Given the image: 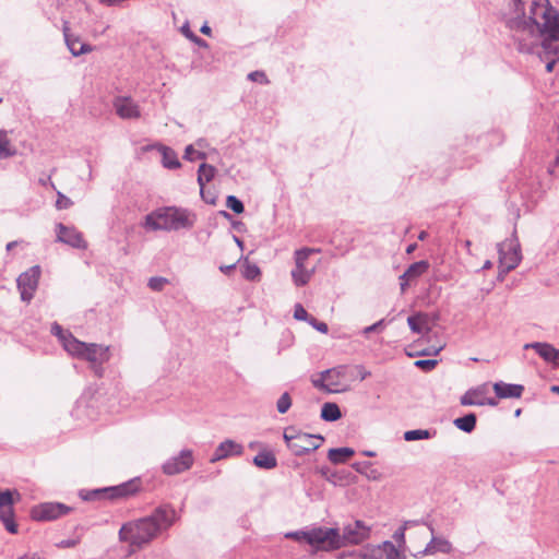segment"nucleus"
I'll return each instance as SVG.
<instances>
[{
    "label": "nucleus",
    "instance_id": "51",
    "mask_svg": "<svg viewBox=\"0 0 559 559\" xmlns=\"http://www.w3.org/2000/svg\"><path fill=\"white\" fill-rule=\"evenodd\" d=\"M356 369L358 371V376H359L360 380H365L366 378H368L370 376V372L368 370H366L362 366H357Z\"/></svg>",
    "mask_w": 559,
    "mask_h": 559
},
{
    "label": "nucleus",
    "instance_id": "15",
    "mask_svg": "<svg viewBox=\"0 0 559 559\" xmlns=\"http://www.w3.org/2000/svg\"><path fill=\"white\" fill-rule=\"evenodd\" d=\"M138 489V483L135 480H130L118 486L96 489L92 492V495L95 498L114 500L127 498L136 492Z\"/></svg>",
    "mask_w": 559,
    "mask_h": 559
},
{
    "label": "nucleus",
    "instance_id": "60",
    "mask_svg": "<svg viewBox=\"0 0 559 559\" xmlns=\"http://www.w3.org/2000/svg\"><path fill=\"white\" fill-rule=\"evenodd\" d=\"M492 267V262L490 260L485 261L484 265L481 266V270H489Z\"/></svg>",
    "mask_w": 559,
    "mask_h": 559
},
{
    "label": "nucleus",
    "instance_id": "42",
    "mask_svg": "<svg viewBox=\"0 0 559 559\" xmlns=\"http://www.w3.org/2000/svg\"><path fill=\"white\" fill-rule=\"evenodd\" d=\"M205 157V153L195 151L192 144L188 145L185 150L183 158L187 160L192 162L195 158L204 159Z\"/></svg>",
    "mask_w": 559,
    "mask_h": 559
},
{
    "label": "nucleus",
    "instance_id": "21",
    "mask_svg": "<svg viewBox=\"0 0 559 559\" xmlns=\"http://www.w3.org/2000/svg\"><path fill=\"white\" fill-rule=\"evenodd\" d=\"M429 269V263L425 260L411 264L407 270L400 276L401 292L405 293L408 285L419 278Z\"/></svg>",
    "mask_w": 559,
    "mask_h": 559
},
{
    "label": "nucleus",
    "instance_id": "11",
    "mask_svg": "<svg viewBox=\"0 0 559 559\" xmlns=\"http://www.w3.org/2000/svg\"><path fill=\"white\" fill-rule=\"evenodd\" d=\"M489 384L483 383L467 390L460 399L463 406H497L498 401L495 397H488Z\"/></svg>",
    "mask_w": 559,
    "mask_h": 559
},
{
    "label": "nucleus",
    "instance_id": "43",
    "mask_svg": "<svg viewBox=\"0 0 559 559\" xmlns=\"http://www.w3.org/2000/svg\"><path fill=\"white\" fill-rule=\"evenodd\" d=\"M51 333L53 335H56L61 341L63 347H64V342L68 338L74 337L72 334L64 332L63 329L57 323L52 324Z\"/></svg>",
    "mask_w": 559,
    "mask_h": 559
},
{
    "label": "nucleus",
    "instance_id": "29",
    "mask_svg": "<svg viewBox=\"0 0 559 559\" xmlns=\"http://www.w3.org/2000/svg\"><path fill=\"white\" fill-rule=\"evenodd\" d=\"M64 38L69 50L75 57L93 50L90 45L83 43L79 37H72L67 32H64Z\"/></svg>",
    "mask_w": 559,
    "mask_h": 559
},
{
    "label": "nucleus",
    "instance_id": "39",
    "mask_svg": "<svg viewBox=\"0 0 559 559\" xmlns=\"http://www.w3.org/2000/svg\"><path fill=\"white\" fill-rule=\"evenodd\" d=\"M226 206L236 214H241L245 211L242 202L235 195H228L226 199Z\"/></svg>",
    "mask_w": 559,
    "mask_h": 559
},
{
    "label": "nucleus",
    "instance_id": "31",
    "mask_svg": "<svg viewBox=\"0 0 559 559\" xmlns=\"http://www.w3.org/2000/svg\"><path fill=\"white\" fill-rule=\"evenodd\" d=\"M17 150L9 139L7 130H0V158H9L16 155Z\"/></svg>",
    "mask_w": 559,
    "mask_h": 559
},
{
    "label": "nucleus",
    "instance_id": "28",
    "mask_svg": "<svg viewBox=\"0 0 559 559\" xmlns=\"http://www.w3.org/2000/svg\"><path fill=\"white\" fill-rule=\"evenodd\" d=\"M215 174H216V169L212 165L203 163L199 166L198 183L200 186L201 195L206 202H209V200L205 199V197H204V187H205L206 182H210L215 177Z\"/></svg>",
    "mask_w": 559,
    "mask_h": 559
},
{
    "label": "nucleus",
    "instance_id": "58",
    "mask_svg": "<svg viewBox=\"0 0 559 559\" xmlns=\"http://www.w3.org/2000/svg\"><path fill=\"white\" fill-rule=\"evenodd\" d=\"M200 32H201L202 34H204V35H207V36H209V35H211V27H210L209 25L204 24V25L201 27Z\"/></svg>",
    "mask_w": 559,
    "mask_h": 559
},
{
    "label": "nucleus",
    "instance_id": "7",
    "mask_svg": "<svg viewBox=\"0 0 559 559\" xmlns=\"http://www.w3.org/2000/svg\"><path fill=\"white\" fill-rule=\"evenodd\" d=\"M497 248L499 253V269H501V273L508 274L521 263V246L515 234H513L511 238L498 243Z\"/></svg>",
    "mask_w": 559,
    "mask_h": 559
},
{
    "label": "nucleus",
    "instance_id": "26",
    "mask_svg": "<svg viewBox=\"0 0 559 559\" xmlns=\"http://www.w3.org/2000/svg\"><path fill=\"white\" fill-rule=\"evenodd\" d=\"M534 349L546 362L555 364L557 348L549 343L534 342L524 345V349Z\"/></svg>",
    "mask_w": 559,
    "mask_h": 559
},
{
    "label": "nucleus",
    "instance_id": "5",
    "mask_svg": "<svg viewBox=\"0 0 559 559\" xmlns=\"http://www.w3.org/2000/svg\"><path fill=\"white\" fill-rule=\"evenodd\" d=\"M530 13H532L531 10ZM509 27L513 32V39L518 43V49L522 52H534L542 39L543 31L540 23L533 19V14L530 15V21H510Z\"/></svg>",
    "mask_w": 559,
    "mask_h": 559
},
{
    "label": "nucleus",
    "instance_id": "19",
    "mask_svg": "<svg viewBox=\"0 0 559 559\" xmlns=\"http://www.w3.org/2000/svg\"><path fill=\"white\" fill-rule=\"evenodd\" d=\"M57 240L76 249H86L83 235L75 228L59 223L56 225Z\"/></svg>",
    "mask_w": 559,
    "mask_h": 559
},
{
    "label": "nucleus",
    "instance_id": "4",
    "mask_svg": "<svg viewBox=\"0 0 559 559\" xmlns=\"http://www.w3.org/2000/svg\"><path fill=\"white\" fill-rule=\"evenodd\" d=\"M64 349L71 356L88 361L98 377L103 374V365L110 359L109 346L96 343H84L75 337L68 338L64 342Z\"/></svg>",
    "mask_w": 559,
    "mask_h": 559
},
{
    "label": "nucleus",
    "instance_id": "50",
    "mask_svg": "<svg viewBox=\"0 0 559 559\" xmlns=\"http://www.w3.org/2000/svg\"><path fill=\"white\" fill-rule=\"evenodd\" d=\"M383 326H384V319H381V320L377 321L376 323H373V324H371L369 326H366L364 329L362 333L365 335H368L371 332L380 331Z\"/></svg>",
    "mask_w": 559,
    "mask_h": 559
},
{
    "label": "nucleus",
    "instance_id": "17",
    "mask_svg": "<svg viewBox=\"0 0 559 559\" xmlns=\"http://www.w3.org/2000/svg\"><path fill=\"white\" fill-rule=\"evenodd\" d=\"M117 116L124 120L141 118L140 105L130 96H117L112 100Z\"/></svg>",
    "mask_w": 559,
    "mask_h": 559
},
{
    "label": "nucleus",
    "instance_id": "22",
    "mask_svg": "<svg viewBox=\"0 0 559 559\" xmlns=\"http://www.w3.org/2000/svg\"><path fill=\"white\" fill-rule=\"evenodd\" d=\"M243 452V447L230 439H227L218 444L215 449L213 456L211 457V462L215 463L221 460H225L230 456H239Z\"/></svg>",
    "mask_w": 559,
    "mask_h": 559
},
{
    "label": "nucleus",
    "instance_id": "2",
    "mask_svg": "<svg viewBox=\"0 0 559 559\" xmlns=\"http://www.w3.org/2000/svg\"><path fill=\"white\" fill-rule=\"evenodd\" d=\"M533 19L542 25L540 58L559 59V12L549 0H534L531 5Z\"/></svg>",
    "mask_w": 559,
    "mask_h": 559
},
{
    "label": "nucleus",
    "instance_id": "16",
    "mask_svg": "<svg viewBox=\"0 0 559 559\" xmlns=\"http://www.w3.org/2000/svg\"><path fill=\"white\" fill-rule=\"evenodd\" d=\"M360 556L362 559H403L401 551L389 540L366 547Z\"/></svg>",
    "mask_w": 559,
    "mask_h": 559
},
{
    "label": "nucleus",
    "instance_id": "6",
    "mask_svg": "<svg viewBox=\"0 0 559 559\" xmlns=\"http://www.w3.org/2000/svg\"><path fill=\"white\" fill-rule=\"evenodd\" d=\"M284 440L294 455L301 456L320 448L323 438L319 435H310L297 431L289 427L284 430Z\"/></svg>",
    "mask_w": 559,
    "mask_h": 559
},
{
    "label": "nucleus",
    "instance_id": "53",
    "mask_svg": "<svg viewBox=\"0 0 559 559\" xmlns=\"http://www.w3.org/2000/svg\"><path fill=\"white\" fill-rule=\"evenodd\" d=\"M546 60V71L551 72L554 70L555 63L558 59L555 58H544Z\"/></svg>",
    "mask_w": 559,
    "mask_h": 559
},
{
    "label": "nucleus",
    "instance_id": "40",
    "mask_svg": "<svg viewBox=\"0 0 559 559\" xmlns=\"http://www.w3.org/2000/svg\"><path fill=\"white\" fill-rule=\"evenodd\" d=\"M310 530H300L295 532H289L285 534L286 538L294 539L297 542H306L309 543Z\"/></svg>",
    "mask_w": 559,
    "mask_h": 559
},
{
    "label": "nucleus",
    "instance_id": "49",
    "mask_svg": "<svg viewBox=\"0 0 559 559\" xmlns=\"http://www.w3.org/2000/svg\"><path fill=\"white\" fill-rule=\"evenodd\" d=\"M405 531H406V525H402L397 531H395V533L393 534V538L396 543H399V545H404L405 544Z\"/></svg>",
    "mask_w": 559,
    "mask_h": 559
},
{
    "label": "nucleus",
    "instance_id": "38",
    "mask_svg": "<svg viewBox=\"0 0 559 559\" xmlns=\"http://www.w3.org/2000/svg\"><path fill=\"white\" fill-rule=\"evenodd\" d=\"M292 406V397L289 393L284 392L276 402V408L280 414H285Z\"/></svg>",
    "mask_w": 559,
    "mask_h": 559
},
{
    "label": "nucleus",
    "instance_id": "44",
    "mask_svg": "<svg viewBox=\"0 0 559 559\" xmlns=\"http://www.w3.org/2000/svg\"><path fill=\"white\" fill-rule=\"evenodd\" d=\"M57 197L58 198H57V201H56V207L58 210L69 209V207H71L73 205V202L71 201V199L66 197L60 191L57 192Z\"/></svg>",
    "mask_w": 559,
    "mask_h": 559
},
{
    "label": "nucleus",
    "instance_id": "46",
    "mask_svg": "<svg viewBox=\"0 0 559 559\" xmlns=\"http://www.w3.org/2000/svg\"><path fill=\"white\" fill-rule=\"evenodd\" d=\"M308 323L317 331L326 334L329 332L328 324L325 322L318 321L314 317H310Z\"/></svg>",
    "mask_w": 559,
    "mask_h": 559
},
{
    "label": "nucleus",
    "instance_id": "61",
    "mask_svg": "<svg viewBox=\"0 0 559 559\" xmlns=\"http://www.w3.org/2000/svg\"><path fill=\"white\" fill-rule=\"evenodd\" d=\"M418 521H406L403 525H406V530L411 526L417 525Z\"/></svg>",
    "mask_w": 559,
    "mask_h": 559
},
{
    "label": "nucleus",
    "instance_id": "48",
    "mask_svg": "<svg viewBox=\"0 0 559 559\" xmlns=\"http://www.w3.org/2000/svg\"><path fill=\"white\" fill-rule=\"evenodd\" d=\"M436 365H437V360H435V359H423V360L415 361V366L425 371L432 370L436 367Z\"/></svg>",
    "mask_w": 559,
    "mask_h": 559
},
{
    "label": "nucleus",
    "instance_id": "64",
    "mask_svg": "<svg viewBox=\"0 0 559 559\" xmlns=\"http://www.w3.org/2000/svg\"><path fill=\"white\" fill-rule=\"evenodd\" d=\"M15 246H16V241H11V242H9V243L7 245V249H8V250H11V249H13V247H15Z\"/></svg>",
    "mask_w": 559,
    "mask_h": 559
},
{
    "label": "nucleus",
    "instance_id": "36",
    "mask_svg": "<svg viewBox=\"0 0 559 559\" xmlns=\"http://www.w3.org/2000/svg\"><path fill=\"white\" fill-rule=\"evenodd\" d=\"M241 273H242V276L249 281H257L260 278V275H261V271H260L259 266L257 264L250 263L248 261H246L245 264L242 265Z\"/></svg>",
    "mask_w": 559,
    "mask_h": 559
},
{
    "label": "nucleus",
    "instance_id": "52",
    "mask_svg": "<svg viewBox=\"0 0 559 559\" xmlns=\"http://www.w3.org/2000/svg\"><path fill=\"white\" fill-rule=\"evenodd\" d=\"M190 39L195 43L197 45H199L200 47H206L207 44L204 39L198 37L195 34H191L190 36Z\"/></svg>",
    "mask_w": 559,
    "mask_h": 559
},
{
    "label": "nucleus",
    "instance_id": "34",
    "mask_svg": "<svg viewBox=\"0 0 559 559\" xmlns=\"http://www.w3.org/2000/svg\"><path fill=\"white\" fill-rule=\"evenodd\" d=\"M353 468L357 473L365 475L368 479L378 480L380 478L379 472L371 467L370 462H356L353 464Z\"/></svg>",
    "mask_w": 559,
    "mask_h": 559
},
{
    "label": "nucleus",
    "instance_id": "13",
    "mask_svg": "<svg viewBox=\"0 0 559 559\" xmlns=\"http://www.w3.org/2000/svg\"><path fill=\"white\" fill-rule=\"evenodd\" d=\"M193 453L191 450H182L176 456L169 457L162 465V471L168 476L177 475L190 469L193 465Z\"/></svg>",
    "mask_w": 559,
    "mask_h": 559
},
{
    "label": "nucleus",
    "instance_id": "41",
    "mask_svg": "<svg viewBox=\"0 0 559 559\" xmlns=\"http://www.w3.org/2000/svg\"><path fill=\"white\" fill-rule=\"evenodd\" d=\"M168 284V280L162 276H154L148 280L147 286L154 292H160L165 285Z\"/></svg>",
    "mask_w": 559,
    "mask_h": 559
},
{
    "label": "nucleus",
    "instance_id": "57",
    "mask_svg": "<svg viewBox=\"0 0 559 559\" xmlns=\"http://www.w3.org/2000/svg\"><path fill=\"white\" fill-rule=\"evenodd\" d=\"M75 545L76 542L71 539L61 542L62 547H74Z\"/></svg>",
    "mask_w": 559,
    "mask_h": 559
},
{
    "label": "nucleus",
    "instance_id": "24",
    "mask_svg": "<svg viewBox=\"0 0 559 559\" xmlns=\"http://www.w3.org/2000/svg\"><path fill=\"white\" fill-rule=\"evenodd\" d=\"M151 148L157 150L162 154V164L165 168L178 169L181 167L178 155L171 147L163 144H154Z\"/></svg>",
    "mask_w": 559,
    "mask_h": 559
},
{
    "label": "nucleus",
    "instance_id": "25",
    "mask_svg": "<svg viewBox=\"0 0 559 559\" xmlns=\"http://www.w3.org/2000/svg\"><path fill=\"white\" fill-rule=\"evenodd\" d=\"M407 324L416 334H427L430 331V320L427 313L417 312L407 318Z\"/></svg>",
    "mask_w": 559,
    "mask_h": 559
},
{
    "label": "nucleus",
    "instance_id": "37",
    "mask_svg": "<svg viewBox=\"0 0 559 559\" xmlns=\"http://www.w3.org/2000/svg\"><path fill=\"white\" fill-rule=\"evenodd\" d=\"M433 436L430 430L427 429H415L408 430L404 432L405 441H416V440H425L430 439Z\"/></svg>",
    "mask_w": 559,
    "mask_h": 559
},
{
    "label": "nucleus",
    "instance_id": "62",
    "mask_svg": "<svg viewBox=\"0 0 559 559\" xmlns=\"http://www.w3.org/2000/svg\"><path fill=\"white\" fill-rule=\"evenodd\" d=\"M427 236H428L427 231H421V233L418 235V239H419V240H425Z\"/></svg>",
    "mask_w": 559,
    "mask_h": 559
},
{
    "label": "nucleus",
    "instance_id": "56",
    "mask_svg": "<svg viewBox=\"0 0 559 559\" xmlns=\"http://www.w3.org/2000/svg\"><path fill=\"white\" fill-rule=\"evenodd\" d=\"M181 32H182V34H183L186 37H188L189 39H190L191 34H193V33L190 31V28H189V26H188V25H183V26L181 27Z\"/></svg>",
    "mask_w": 559,
    "mask_h": 559
},
{
    "label": "nucleus",
    "instance_id": "59",
    "mask_svg": "<svg viewBox=\"0 0 559 559\" xmlns=\"http://www.w3.org/2000/svg\"><path fill=\"white\" fill-rule=\"evenodd\" d=\"M361 454L365 455V456H368V457L376 456V452L374 451H369V450L362 451Z\"/></svg>",
    "mask_w": 559,
    "mask_h": 559
},
{
    "label": "nucleus",
    "instance_id": "63",
    "mask_svg": "<svg viewBox=\"0 0 559 559\" xmlns=\"http://www.w3.org/2000/svg\"><path fill=\"white\" fill-rule=\"evenodd\" d=\"M415 249H416V245H415V243L409 245V246L407 247L406 252H407V253H411V252H413Z\"/></svg>",
    "mask_w": 559,
    "mask_h": 559
},
{
    "label": "nucleus",
    "instance_id": "32",
    "mask_svg": "<svg viewBox=\"0 0 559 559\" xmlns=\"http://www.w3.org/2000/svg\"><path fill=\"white\" fill-rule=\"evenodd\" d=\"M354 453L355 451L352 448H334L329 450L328 457L333 464H341L346 462Z\"/></svg>",
    "mask_w": 559,
    "mask_h": 559
},
{
    "label": "nucleus",
    "instance_id": "33",
    "mask_svg": "<svg viewBox=\"0 0 559 559\" xmlns=\"http://www.w3.org/2000/svg\"><path fill=\"white\" fill-rule=\"evenodd\" d=\"M342 417L341 409L337 404L326 402L321 408V418L325 421H335Z\"/></svg>",
    "mask_w": 559,
    "mask_h": 559
},
{
    "label": "nucleus",
    "instance_id": "14",
    "mask_svg": "<svg viewBox=\"0 0 559 559\" xmlns=\"http://www.w3.org/2000/svg\"><path fill=\"white\" fill-rule=\"evenodd\" d=\"M71 508L59 502H45L32 510L33 519L37 521H52L70 512Z\"/></svg>",
    "mask_w": 559,
    "mask_h": 559
},
{
    "label": "nucleus",
    "instance_id": "20",
    "mask_svg": "<svg viewBox=\"0 0 559 559\" xmlns=\"http://www.w3.org/2000/svg\"><path fill=\"white\" fill-rule=\"evenodd\" d=\"M13 497L11 491L0 492V519L8 532L17 533V525L13 521Z\"/></svg>",
    "mask_w": 559,
    "mask_h": 559
},
{
    "label": "nucleus",
    "instance_id": "27",
    "mask_svg": "<svg viewBox=\"0 0 559 559\" xmlns=\"http://www.w3.org/2000/svg\"><path fill=\"white\" fill-rule=\"evenodd\" d=\"M452 551L451 543L442 537H432L424 549V555H433L436 552L450 554Z\"/></svg>",
    "mask_w": 559,
    "mask_h": 559
},
{
    "label": "nucleus",
    "instance_id": "10",
    "mask_svg": "<svg viewBox=\"0 0 559 559\" xmlns=\"http://www.w3.org/2000/svg\"><path fill=\"white\" fill-rule=\"evenodd\" d=\"M370 527L362 521H354L343 527V532H340V544L341 548L347 545H358L369 538Z\"/></svg>",
    "mask_w": 559,
    "mask_h": 559
},
{
    "label": "nucleus",
    "instance_id": "9",
    "mask_svg": "<svg viewBox=\"0 0 559 559\" xmlns=\"http://www.w3.org/2000/svg\"><path fill=\"white\" fill-rule=\"evenodd\" d=\"M340 530L333 527L310 528L309 545L317 550L332 551L341 548Z\"/></svg>",
    "mask_w": 559,
    "mask_h": 559
},
{
    "label": "nucleus",
    "instance_id": "23",
    "mask_svg": "<svg viewBox=\"0 0 559 559\" xmlns=\"http://www.w3.org/2000/svg\"><path fill=\"white\" fill-rule=\"evenodd\" d=\"M492 388L498 399H519L524 391L521 384H510L502 381L493 383Z\"/></svg>",
    "mask_w": 559,
    "mask_h": 559
},
{
    "label": "nucleus",
    "instance_id": "45",
    "mask_svg": "<svg viewBox=\"0 0 559 559\" xmlns=\"http://www.w3.org/2000/svg\"><path fill=\"white\" fill-rule=\"evenodd\" d=\"M310 314L307 310L300 305L296 304L294 308V318L299 321H307L310 319Z\"/></svg>",
    "mask_w": 559,
    "mask_h": 559
},
{
    "label": "nucleus",
    "instance_id": "8",
    "mask_svg": "<svg viewBox=\"0 0 559 559\" xmlns=\"http://www.w3.org/2000/svg\"><path fill=\"white\" fill-rule=\"evenodd\" d=\"M319 252L318 249H311V248H301L299 250L295 251L294 260H295V267L292 270V280L293 283L297 287H301L307 285L310 280L312 278L316 267L309 266L308 260L309 257L314 253Z\"/></svg>",
    "mask_w": 559,
    "mask_h": 559
},
{
    "label": "nucleus",
    "instance_id": "54",
    "mask_svg": "<svg viewBox=\"0 0 559 559\" xmlns=\"http://www.w3.org/2000/svg\"><path fill=\"white\" fill-rule=\"evenodd\" d=\"M17 559H40L39 555L37 552H27Z\"/></svg>",
    "mask_w": 559,
    "mask_h": 559
},
{
    "label": "nucleus",
    "instance_id": "12",
    "mask_svg": "<svg viewBox=\"0 0 559 559\" xmlns=\"http://www.w3.org/2000/svg\"><path fill=\"white\" fill-rule=\"evenodd\" d=\"M40 273V267L38 265H34L19 276L17 288L23 301H29L34 297Z\"/></svg>",
    "mask_w": 559,
    "mask_h": 559
},
{
    "label": "nucleus",
    "instance_id": "55",
    "mask_svg": "<svg viewBox=\"0 0 559 559\" xmlns=\"http://www.w3.org/2000/svg\"><path fill=\"white\" fill-rule=\"evenodd\" d=\"M234 269H235V264H230V265H222V266L219 267V270H221L224 274H229Z\"/></svg>",
    "mask_w": 559,
    "mask_h": 559
},
{
    "label": "nucleus",
    "instance_id": "47",
    "mask_svg": "<svg viewBox=\"0 0 559 559\" xmlns=\"http://www.w3.org/2000/svg\"><path fill=\"white\" fill-rule=\"evenodd\" d=\"M248 79L253 82H259L261 84H267L269 80L264 72L262 71H253L248 74Z\"/></svg>",
    "mask_w": 559,
    "mask_h": 559
},
{
    "label": "nucleus",
    "instance_id": "18",
    "mask_svg": "<svg viewBox=\"0 0 559 559\" xmlns=\"http://www.w3.org/2000/svg\"><path fill=\"white\" fill-rule=\"evenodd\" d=\"M346 367L338 366L332 369H328L322 371L320 374V379L313 380L312 383L316 388L323 390L329 393L342 392L345 389L340 388V381H334L333 376H344Z\"/></svg>",
    "mask_w": 559,
    "mask_h": 559
},
{
    "label": "nucleus",
    "instance_id": "1",
    "mask_svg": "<svg viewBox=\"0 0 559 559\" xmlns=\"http://www.w3.org/2000/svg\"><path fill=\"white\" fill-rule=\"evenodd\" d=\"M177 519V512L171 506L158 507L147 516L124 523L119 530V540L133 549H140L168 530Z\"/></svg>",
    "mask_w": 559,
    "mask_h": 559
},
{
    "label": "nucleus",
    "instance_id": "30",
    "mask_svg": "<svg viewBox=\"0 0 559 559\" xmlns=\"http://www.w3.org/2000/svg\"><path fill=\"white\" fill-rule=\"evenodd\" d=\"M253 464L260 468L272 469L277 465V460L272 452L261 451L253 457Z\"/></svg>",
    "mask_w": 559,
    "mask_h": 559
},
{
    "label": "nucleus",
    "instance_id": "35",
    "mask_svg": "<svg viewBox=\"0 0 559 559\" xmlns=\"http://www.w3.org/2000/svg\"><path fill=\"white\" fill-rule=\"evenodd\" d=\"M453 424L464 432H472L476 426V415L471 413L463 417H459L454 419Z\"/></svg>",
    "mask_w": 559,
    "mask_h": 559
},
{
    "label": "nucleus",
    "instance_id": "3",
    "mask_svg": "<svg viewBox=\"0 0 559 559\" xmlns=\"http://www.w3.org/2000/svg\"><path fill=\"white\" fill-rule=\"evenodd\" d=\"M197 222L193 211L179 206L158 209L145 216L144 226L152 230L177 231L190 229Z\"/></svg>",
    "mask_w": 559,
    "mask_h": 559
}]
</instances>
